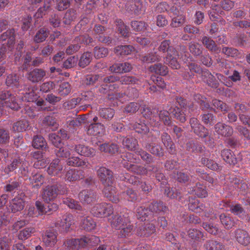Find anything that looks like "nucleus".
I'll return each mask as SVG.
<instances>
[{
    "mask_svg": "<svg viewBox=\"0 0 250 250\" xmlns=\"http://www.w3.org/2000/svg\"><path fill=\"white\" fill-rule=\"evenodd\" d=\"M193 191L198 197L205 198L208 195V192L205 186L200 183H197L193 188Z\"/></svg>",
    "mask_w": 250,
    "mask_h": 250,
    "instance_id": "nucleus-51",
    "label": "nucleus"
},
{
    "mask_svg": "<svg viewBox=\"0 0 250 250\" xmlns=\"http://www.w3.org/2000/svg\"><path fill=\"white\" fill-rule=\"evenodd\" d=\"M190 52L194 55L198 56L202 53V48L201 45L195 42H191L189 44Z\"/></svg>",
    "mask_w": 250,
    "mask_h": 250,
    "instance_id": "nucleus-59",
    "label": "nucleus"
},
{
    "mask_svg": "<svg viewBox=\"0 0 250 250\" xmlns=\"http://www.w3.org/2000/svg\"><path fill=\"white\" fill-rule=\"evenodd\" d=\"M74 149L72 145H67L63 146L57 147L55 153L57 156L59 157L67 158L70 155V151Z\"/></svg>",
    "mask_w": 250,
    "mask_h": 250,
    "instance_id": "nucleus-28",
    "label": "nucleus"
},
{
    "mask_svg": "<svg viewBox=\"0 0 250 250\" xmlns=\"http://www.w3.org/2000/svg\"><path fill=\"white\" fill-rule=\"evenodd\" d=\"M51 4L49 1L44 2L43 6L40 7L36 13L35 16L37 18H42L47 14L50 10Z\"/></svg>",
    "mask_w": 250,
    "mask_h": 250,
    "instance_id": "nucleus-53",
    "label": "nucleus"
},
{
    "mask_svg": "<svg viewBox=\"0 0 250 250\" xmlns=\"http://www.w3.org/2000/svg\"><path fill=\"white\" fill-rule=\"evenodd\" d=\"M188 208L190 210L196 213H201L205 209L204 205L200 203L197 199H192L190 201Z\"/></svg>",
    "mask_w": 250,
    "mask_h": 250,
    "instance_id": "nucleus-40",
    "label": "nucleus"
},
{
    "mask_svg": "<svg viewBox=\"0 0 250 250\" xmlns=\"http://www.w3.org/2000/svg\"><path fill=\"white\" fill-rule=\"evenodd\" d=\"M71 90L70 84L67 82H63L60 85L58 91L61 96H65L70 93Z\"/></svg>",
    "mask_w": 250,
    "mask_h": 250,
    "instance_id": "nucleus-60",
    "label": "nucleus"
},
{
    "mask_svg": "<svg viewBox=\"0 0 250 250\" xmlns=\"http://www.w3.org/2000/svg\"><path fill=\"white\" fill-rule=\"evenodd\" d=\"M80 201L83 204H90L95 202L97 198L96 194L92 190L84 189L78 195Z\"/></svg>",
    "mask_w": 250,
    "mask_h": 250,
    "instance_id": "nucleus-12",
    "label": "nucleus"
},
{
    "mask_svg": "<svg viewBox=\"0 0 250 250\" xmlns=\"http://www.w3.org/2000/svg\"><path fill=\"white\" fill-rule=\"evenodd\" d=\"M234 237L239 244L243 246H247L250 244V236L245 229H236L234 232Z\"/></svg>",
    "mask_w": 250,
    "mask_h": 250,
    "instance_id": "nucleus-9",
    "label": "nucleus"
},
{
    "mask_svg": "<svg viewBox=\"0 0 250 250\" xmlns=\"http://www.w3.org/2000/svg\"><path fill=\"white\" fill-rule=\"evenodd\" d=\"M92 59V54L90 52H84L81 57L79 65L83 68L88 65Z\"/></svg>",
    "mask_w": 250,
    "mask_h": 250,
    "instance_id": "nucleus-55",
    "label": "nucleus"
},
{
    "mask_svg": "<svg viewBox=\"0 0 250 250\" xmlns=\"http://www.w3.org/2000/svg\"><path fill=\"white\" fill-rule=\"evenodd\" d=\"M149 71L160 75L165 76L168 73V68L162 63H158L149 66Z\"/></svg>",
    "mask_w": 250,
    "mask_h": 250,
    "instance_id": "nucleus-29",
    "label": "nucleus"
},
{
    "mask_svg": "<svg viewBox=\"0 0 250 250\" xmlns=\"http://www.w3.org/2000/svg\"><path fill=\"white\" fill-rule=\"evenodd\" d=\"M161 140L164 146L167 149H170V153H173L175 151L174 144L169 135L166 132L163 133L161 136Z\"/></svg>",
    "mask_w": 250,
    "mask_h": 250,
    "instance_id": "nucleus-39",
    "label": "nucleus"
},
{
    "mask_svg": "<svg viewBox=\"0 0 250 250\" xmlns=\"http://www.w3.org/2000/svg\"><path fill=\"white\" fill-rule=\"evenodd\" d=\"M10 209L13 213H16L22 210L24 207L23 200L19 197H15L10 203Z\"/></svg>",
    "mask_w": 250,
    "mask_h": 250,
    "instance_id": "nucleus-25",
    "label": "nucleus"
},
{
    "mask_svg": "<svg viewBox=\"0 0 250 250\" xmlns=\"http://www.w3.org/2000/svg\"><path fill=\"white\" fill-rule=\"evenodd\" d=\"M45 70L41 68H35L27 73V79L33 83H37L42 81L46 76Z\"/></svg>",
    "mask_w": 250,
    "mask_h": 250,
    "instance_id": "nucleus-10",
    "label": "nucleus"
},
{
    "mask_svg": "<svg viewBox=\"0 0 250 250\" xmlns=\"http://www.w3.org/2000/svg\"><path fill=\"white\" fill-rule=\"evenodd\" d=\"M74 224V217L71 214H65L62 219L57 220L55 226L62 232H67L71 229V226Z\"/></svg>",
    "mask_w": 250,
    "mask_h": 250,
    "instance_id": "nucleus-6",
    "label": "nucleus"
},
{
    "mask_svg": "<svg viewBox=\"0 0 250 250\" xmlns=\"http://www.w3.org/2000/svg\"><path fill=\"white\" fill-rule=\"evenodd\" d=\"M142 114L145 118H149L150 123L154 126L160 125L159 122L157 121V117L152 114L151 109L148 107H144L142 109Z\"/></svg>",
    "mask_w": 250,
    "mask_h": 250,
    "instance_id": "nucleus-34",
    "label": "nucleus"
},
{
    "mask_svg": "<svg viewBox=\"0 0 250 250\" xmlns=\"http://www.w3.org/2000/svg\"><path fill=\"white\" fill-rule=\"evenodd\" d=\"M111 227L120 230L119 235L121 237L128 236L133 229V226L131 224L128 213L116 214L112 216L110 220Z\"/></svg>",
    "mask_w": 250,
    "mask_h": 250,
    "instance_id": "nucleus-2",
    "label": "nucleus"
},
{
    "mask_svg": "<svg viewBox=\"0 0 250 250\" xmlns=\"http://www.w3.org/2000/svg\"><path fill=\"white\" fill-rule=\"evenodd\" d=\"M146 148L152 154L157 156H163V151L161 147L154 143L148 144L146 145Z\"/></svg>",
    "mask_w": 250,
    "mask_h": 250,
    "instance_id": "nucleus-52",
    "label": "nucleus"
},
{
    "mask_svg": "<svg viewBox=\"0 0 250 250\" xmlns=\"http://www.w3.org/2000/svg\"><path fill=\"white\" fill-rule=\"evenodd\" d=\"M176 56H179L177 51L175 49H171L165 59L166 63L174 69L180 68V64L177 61Z\"/></svg>",
    "mask_w": 250,
    "mask_h": 250,
    "instance_id": "nucleus-15",
    "label": "nucleus"
},
{
    "mask_svg": "<svg viewBox=\"0 0 250 250\" xmlns=\"http://www.w3.org/2000/svg\"><path fill=\"white\" fill-rule=\"evenodd\" d=\"M29 125V123L26 120H20L13 124L12 129L15 132H23L26 130Z\"/></svg>",
    "mask_w": 250,
    "mask_h": 250,
    "instance_id": "nucleus-43",
    "label": "nucleus"
},
{
    "mask_svg": "<svg viewBox=\"0 0 250 250\" xmlns=\"http://www.w3.org/2000/svg\"><path fill=\"white\" fill-rule=\"evenodd\" d=\"M0 105L14 110H18L21 107L16 96L7 90H0Z\"/></svg>",
    "mask_w": 250,
    "mask_h": 250,
    "instance_id": "nucleus-4",
    "label": "nucleus"
},
{
    "mask_svg": "<svg viewBox=\"0 0 250 250\" xmlns=\"http://www.w3.org/2000/svg\"><path fill=\"white\" fill-rule=\"evenodd\" d=\"M49 35L48 31L44 28H41L37 31L34 38V41L37 43L42 42L45 40Z\"/></svg>",
    "mask_w": 250,
    "mask_h": 250,
    "instance_id": "nucleus-50",
    "label": "nucleus"
},
{
    "mask_svg": "<svg viewBox=\"0 0 250 250\" xmlns=\"http://www.w3.org/2000/svg\"><path fill=\"white\" fill-rule=\"evenodd\" d=\"M59 191L57 185H48L42 189V198L44 202L48 203L57 198Z\"/></svg>",
    "mask_w": 250,
    "mask_h": 250,
    "instance_id": "nucleus-7",
    "label": "nucleus"
},
{
    "mask_svg": "<svg viewBox=\"0 0 250 250\" xmlns=\"http://www.w3.org/2000/svg\"><path fill=\"white\" fill-rule=\"evenodd\" d=\"M29 180L30 184H32L33 187H40L44 182V177L40 173L32 172Z\"/></svg>",
    "mask_w": 250,
    "mask_h": 250,
    "instance_id": "nucleus-30",
    "label": "nucleus"
},
{
    "mask_svg": "<svg viewBox=\"0 0 250 250\" xmlns=\"http://www.w3.org/2000/svg\"><path fill=\"white\" fill-rule=\"evenodd\" d=\"M167 210V208L162 202H154L149 206L150 212L154 213H159L160 212H166Z\"/></svg>",
    "mask_w": 250,
    "mask_h": 250,
    "instance_id": "nucleus-41",
    "label": "nucleus"
},
{
    "mask_svg": "<svg viewBox=\"0 0 250 250\" xmlns=\"http://www.w3.org/2000/svg\"><path fill=\"white\" fill-rule=\"evenodd\" d=\"M187 66L189 72L183 74V77L185 79H191L194 73H200L201 72V68L197 63L194 61H191L187 63Z\"/></svg>",
    "mask_w": 250,
    "mask_h": 250,
    "instance_id": "nucleus-20",
    "label": "nucleus"
},
{
    "mask_svg": "<svg viewBox=\"0 0 250 250\" xmlns=\"http://www.w3.org/2000/svg\"><path fill=\"white\" fill-rule=\"evenodd\" d=\"M82 228L87 231L93 229L96 227V223L90 217H86L82 220Z\"/></svg>",
    "mask_w": 250,
    "mask_h": 250,
    "instance_id": "nucleus-44",
    "label": "nucleus"
},
{
    "mask_svg": "<svg viewBox=\"0 0 250 250\" xmlns=\"http://www.w3.org/2000/svg\"><path fill=\"white\" fill-rule=\"evenodd\" d=\"M35 231V230L33 227L25 228L19 232L18 236V239L21 240H25L29 238Z\"/></svg>",
    "mask_w": 250,
    "mask_h": 250,
    "instance_id": "nucleus-48",
    "label": "nucleus"
},
{
    "mask_svg": "<svg viewBox=\"0 0 250 250\" xmlns=\"http://www.w3.org/2000/svg\"><path fill=\"white\" fill-rule=\"evenodd\" d=\"M84 177V173L83 170L72 168L66 172L64 179L68 182H75L83 179Z\"/></svg>",
    "mask_w": 250,
    "mask_h": 250,
    "instance_id": "nucleus-14",
    "label": "nucleus"
},
{
    "mask_svg": "<svg viewBox=\"0 0 250 250\" xmlns=\"http://www.w3.org/2000/svg\"><path fill=\"white\" fill-rule=\"evenodd\" d=\"M187 233L188 237L194 241H200L201 239H204L203 233L198 229H190Z\"/></svg>",
    "mask_w": 250,
    "mask_h": 250,
    "instance_id": "nucleus-42",
    "label": "nucleus"
},
{
    "mask_svg": "<svg viewBox=\"0 0 250 250\" xmlns=\"http://www.w3.org/2000/svg\"><path fill=\"white\" fill-rule=\"evenodd\" d=\"M93 53L96 58H103L107 56L108 54V49L104 47L97 46L94 47Z\"/></svg>",
    "mask_w": 250,
    "mask_h": 250,
    "instance_id": "nucleus-56",
    "label": "nucleus"
},
{
    "mask_svg": "<svg viewBox=\"0 0 250 250\" xmlns=\"http://www.w3.org/2000/svg\"><path fill=\"white\" fill-rule=\"evenodd\" d=\"M186 109H182L180 107H175L170 111L172 113L174 118L181 123H184L187 120L186 115L185 113Z\"/></svg>",
    "mask_w": 250,
    "mask_h": 250,
    "instance_id": "nucleus-38",
    "label": "nucleus"
},
{
    "mask_svg": "<svg viewBox=\"0 0 250 250\" xmlns=\"http://www.w3.org/2000/svg\"><path fill=\"white\" fill-rule=\"evenodd\" d=\"M125 8L127 10H129L138 14L141 11L143 5L140 0L130 1L126 4Z\"/></svg>",
    "mask_w": 250,
    "mask_h": 250,
    "instance_id": "nucleus-33",
    "label": "nucleus"
},
{
    "mask_svg": "<svg viewBox=\"0 0 250 250\" xmlns=\"http://www.w3.org/2000/svg\"><path fill=\"white\" fill-rule=\"evenodd\" d=\"M119 81L122 84H138L139 80L135 77L129 75L122 76L119 78Z\"/></svg>",
    "mask_w": 250,
    "mask_h": 250,
    "instance_id": "nucleus-54",
    "label": "nucleus"
},
{
    "mask_svg": "<svg viewBox=\"0 0 250 250\" xmlns=\"http://www.w3.org/2000/svg\"><path fill=\"white\" fill-rule=\"evenodd\" d=\"M101 182L104 186L103 192L104 196L113 203L119 202V198L115 187L113 186V177L112 172L109 169L102 167L97 171Z\"/></svg>",
    "mask_w": 250,
    "mask_h": 250,
    "instance_id": "nucleus-1",
    "label": "nucleus"
},
{
    "mask_svg": "<svg viewBox=\"0 0 250 250\" xmlns=\"http://www.w3.org/2000/svg\"><path fill=\"white\" fill-rule=\"evenodd\" d=\"M99 241L95 236H83L80 239H72L66 241L64 244L72 250H78L87 245L93 246Z\"/></svg>",
    "mask_w": 250,
    "mask_h": 250,
    "instance_id": "nucleus-3",
    "label": "nucleus"
},
{
    "mask_svg": "<svg viewBox=\"0 0 250 250\" xmlns=\"http://www.w3.org/2000/svg\"><path fill=\"white\" fill-rule=\"evenodd\" d=\"M214 130L217 134L225 137H230L233 133L231 126L221 122H218L215 125Z\"/></svg>",
    "mask_w": 250,
    "mask_h": 250,
    "instance_id": "nucleus-13",
    "label": "nucleus"
},
{
    "mask_svg": "<svg viewBox=\"0 0 250 250\" xmlns=\"http://www.w3.org/2000/svg\"><path fill=\"white\" fill-rule=\"evenodd\" d=\"M189 124L193 131L198 136L205 138L208 135V130L200 124L197 119L191 118Z\"/></svg>",
    "mask_w": 250,
    "mask_h": 250,
    "instance_id": "nucleus-8",
    "label": "nucleus"
},
{
    "mask_svg": "<svg viewBox=\"0 0 250 250\" xmlns=\"http://www.w3.org/2000/svg\"><path fill=\"white\" fill-rule=\"evenodd\" d=\"M131 26L132 29L138 32L145 31L146 29V22L142 21H132L131 22Z\"/></svg>",
    "mask_w": 250,
    "mask_h": 250,
    "instance_id": "nucleus-63",
    "label": "nucleus"
},
{
    "mask_svg": "<svg viewBox=\"0 0 250 250\" xmlns=\"http://www.w3.org/2000/svg\"><path fill=\"white\" fill-rule=\"evenodd\" d=\"M63 169V166L59 159H55L50 163L47 168V173L49 175H57Z\"/></svg>",
    "mask_w": 250,
    "mask_h": 250,
    "instance_id": "nucleus-18",
    "label": "nucleus"
},
{
    "mask_svg": "<svg viewBox=\"0 0 250 250\" xmlns=\"http://www.w3.org/2000/svg\"><path fill=\"white\" fill-rule=\"evenodd\" d=\"M155 227L153 224L148 223L144 227H141L138 230L139 235L144 237H148L155 232Z\"/></svg>",
    "mask_w": 250,
    "mask_h": 250,
    "instance_id": "nucleus-26",
    "label": "nucleus"
},
{
    "mask_svg": "<svg viewBox=\"0 0 250 250\" xmlns=\"http://www.w3.org/2000/svg\"><path fill=\"white\" fill-rule=\"evenodd\" d=\"M204 247L206 250H225V246L222 243L213 240L207 241Z\"/></svg>",
    "mask_w": 250,
    "mask_h": 250,
    "instance_id": "nucleus-36",
    "label": "nucleus"
},
{
    "mask_svg": "<svg viewBox=\"0 0 250 250\" xmlns=\"http://www.w3.org/2000/svg\"><path fill=\"white\" fill-rule=\"evenodd\" d=\"M202 43L207 48L212 51H217L218 49L214 41L211 38L207 36H204L202 39Z\"/></svg>",
    "mask_w": 250,
    "mask_h": 250,
    "instance_id": "nucleus-45",
    "label": "nucleus"
},
{
    "mask_svg": "<svg viewBox=\"0 0 250 250\" xmlns=\"http://www.w3.org/2000/svg\"><path fill=\"white\" fill-rule=\"evenodd\" d=\"M100 115L105 119H111L114 115V110L110 108H103L100 110Z\"/></svg>",
    "mask_w": 250,
    "mask_h": 250,
    "instance_id": "nucleus-58",
    "label": "nucleus"
},
{
    "mask_svg": "<svg viewBox=\"0 0 250 250\" xmlns=\"http://www.w3.org/2000/svg\"><path fill=\"white\" fill-rule=\"evenodd\" d=\"M134 51V48L129 45H119L116 46L114 50L115 54L119 56H125L129 55Z\"/></svg>",
    "mask_w": 250,
    "mask_h": 250,
    "instance_id": "nucleus-27",
    "label": "nucleus"
},
{
    "mask_svg": "<svg viewBox=\"0 0 250 250\" xmlns=\"http://www.w3.org/2000/svg\"><path fill=\"white\" fill-rule=\"evenodd\" d=\"M36 206L40 212V214H43L45 213H49L50 212L56 211L59 207L56 203H53L48 206L46 208L40 201L36 202Z\"/></svg>",
    "mask_w": 250,
    "mask_h": 250,
    "instance_id": "nucleus-24",
    "label": "nucleus"
},
{
    "mask_svg": "<svg viewBox=\"0 0 250 250\" xmlns=\"http://www.w3.org/2000/svg\"><path fill=\"white\" fill-rule=\"evenodd\" d=\"M132 128L138 133L146 134L149 131L148 127L141 120L131 124Z\"/></svg>",
    "mask_w": 250,
    "mask_h": 250,
    "instance_id": "nucleus-37",
    "label": "nucleus"
},
{
    "mask_svg": "<svg viewBox=\"0 0 250 250\" xmlns=\"http://www.w3.org/2000/svg\"><path fill=\"white\" fill-rule=\"evenodd\" d=\"M7 41V45L10 47L12 46L15 42V33L13 29L7 30L0 35V41Z\"/></svg>",
    "mask_w": 250,
    "mask_h": 250,
    "instance_id": "nucleus-21",
    "label": "nucleus"
},
{
    "mask_svg": "<svg viewBox=\"0 0 250 250\" xmlns=\"http://www.w3.org/2000/svg\"><path fill=\"white\" fill-rule=\"evenodd\" d=\"M132 68L129 62H122L114 63L109 67V70L113 73L123 74L130 72Z\"/></svg>",
    "mask_w": 250,
    "mask_h": 250,
    "instance_id": "nucleus-11",
    "label": "nucleus"
},
{
    "mask_svg": "<svg viewBox=\"0 0 250 250\" xmlns=\"http://www.w3.org/2000/svg\"><path fill=\"white\" fill-rule=\"evenodd\" d=\"M91 213L98 217L108 216L113 212V208L111 204L102 203L95 205L91 208Z\"/></svg>",
    "mask_w": 250,
    "mask_h": 250,
    "instance_id": "nucleus-5",
    "label": "nucleus"
},
{
    "mask_svg": "<svg viewBox=\"0 0 250 250\" xmlns=\"http://www.w3.org/2000/svg\"><path fill=\"white\" fill-rule=\"evenodd\" d=\"M118 31L124 37H126L129 33L128 28L124 24L123 21L119 20L116 21Z\"/></svg>",
    "mask_w": 250,
    "mask_h": 250,
    "instance_id": "nucleus-62",
    "label": "nucleus"
},
{
    "mask_svg": "<svg viewBox=\"0 0 250 250\" xmlns=\"http://www.w3.org/2000/svg\"><path fill=\"white\" fill-rule=\"evenodd\" d=\"M104 126L101 123L91 124L86 130L88 135L93 136H102L104 134Z\"/></svg>",
    "mask_w": 250,
    "mask_h": 250,
    "instance_id": "nucleus-16",
    "label": "nucleus"
},
{
    "mask_svg": "<svg viewBox=\"0 0 250 250\" xmlns=\"http://www.w3.org/2000/svg\"><path fill=\"white\" fill-rule=\"evenodd\" d=\"M5 83L7 86L18 88L20 85V77L15 74H10L7 76Z\"/></svg>",
    "mask_w": 250,
    "mask_h": 250,
    "instance_id": "nucleus-35",
    "label": "nucleus"
},
{
    "mask_svg": "<svg viewBox=\"0 0 250 250\" xmlns=\"http://www.w3.org/2000/svg\"><path fill=\"white\" fill-rule=\"evenodd\" d=\"M63 203L64 204L67 205L70 208L74 209L78 211H81L83 210L82 206L74 199L70 198L64 199Z\"/></svg>",
    "mask_w": 250,
    "mask_h": 250,
    "instance_id": "nucleus-57",
    "label": "nucleus"
},
{
    "mask_svg": "<svg viewBox=\"0 0 250 250\" xmlns=\"http://www.w3.org/2000/svg\"><path fill=\"white\" fill-rule=\"evenodd\" d=\"M32 146L36 148L43 149L46 148L47 143L42 136L37 135L34 137Z\"/></svg>",
    "mask_w": 250,
    "mask_h": 250,
    "instance_id": "nucleus-47",
    "label": "nucleus"
},
{
    "mask_svg": "<svg viewBox=\"0 0 250 250\" xmlns=\"http://www.w3.org/2000/svg\"><path fill=\"white\" fill-rule=\"evenodd\" d=\"M202 78L205 83L211 87L216 88L218 85L214 76L208 70L202 72Z\"/></svg>",
    "mask_w": 250,
    "mask_h": 250,
    "instance_id": "nucleus-22",
    "label": "nucleus"
},
{
    "mask_svg": "<svg viewBox=\"0 0 250 250\" xmlns=\"http://www.w3.org/2000/svg\"><path fill=\"white\" fill-rule=\"evenodd\" d=\"M220 219L221 223L228 229L231 228L236 224L233 219L225 214H221L220 215Z\"/></svg>",
    "mask_w": 250,
    "mask_h": 250,
    "instance_id": "nucleus-49",
    "label": "nucleus"
},
{
    "mask_svg": "<svg viewBox=\"0 0 250 250\" xmlns=\"http://www.w3.org/2000/svg\"><path fill=\"white\" fill-rule=\"evenodd\" d=\"M42 240L46 247H53L57 241V233L50 230L46 231L43 236Z\"/></svg>",
    "mask_w": 250,
    "mask_h": 250,
    "instance_id": "nucleus-19",
    "label": "nucleus"
},
{
    "mask_svg": "<svg viewBox=\"0 0 250 250\" xmlns=\"http://www.w3.org/2000/svg\"><path fill=\"white\" fill-rule=\"evenodd\" d=\"M74 149L78 154L85 157H93L95 155V151L93 148L83 145H75Z\"/></svg>",
    "mask_w": 250,
    "mask_h": 250,
    "instance_id": "nucleus-17",
    "label": "nucleus"
},
{
    "mask_svg": "<svg viewBox=\"0 0 250 250\" xmlns=\"http://www.w3.org/2000/svg\"><path fill=\"white\" fill-rule=\"evenodd\" d=\"M221 157L227 163L230 165H234L237 163V160L230 149H224L221 151Z\"/></svg>",
    "mask_w": 250,
    "mask_h": 250,
    "instance_id": "nucleus-23",
    "label": "nucleus"
},
{
    "mask_svg": "<svg viewBox=\"0 0 250 250\" xmlns=\"http://www.w3.org/2000/svg\"><path fill=\"white\" fill-rule=\"evenodd\" d=\"M221 206H223V207L225 208L230 207L231 212L237 215H240L244 212L243 208L239 204L230 206L229 202H222Z\"/></svg>",
    "mask_w": 250,
    "mask_h": 250,
    "instance_id": "nucleus-46",
    "label": "nucleus"
},
{
    "mask_svg": "<svg viewBox=\"0 0 250 250\" xmlns=\"http://www.w3.org/2000/svg\"><path fill=\"white\" fill-rule=\"evenodd\" d=\"M136 153L140 155L142 159L147 164H150L154 161L152 156L142 149L137 150Z\"/></svg>",
    "mask_w": 250,
    "mask_h": 250,
    "instance_id": "nucleus-64",
    "label": "nucleus"
},
{
    "mask_svg": "<svg viewBox=\"0 0 250 250\" xmlns=\"http://www.w3.org/2000/svg\"><path fill=\"white\" fill-rule=\"evenodd\" d=\"M36 90L35 87L30 86L28 87L22 98V100L28 102H33L36 101L39 96L36 92Z\"/></svg>",
    "mask_w": 250,
    "mask_h": 250,
    "instance_id": "nucleus-31",
    "label": "nucleus"
},
{
    "mask_svg": "<svg viewBox=\"0 0 250 250\" xmlns=\"http://www.w3.org/2000/svg\"><path fill=\"white\" fill-rule=\"evenodd\" d=\"M125 199L131 202H135L137 199V194L132 188H128L125 192L122 193Z\"/></svg>",
    "mask_w": 250,
    "mask_h": 250,
    "instance_id": "nucleus-61",
    "label": "nucleus"
},
{
    "mask_svg": "<svg viewBox=\"0 0 250 250\" xmlns=\"http://www.w3.org/2000/svg\"><path fill=\"white\" fill-rule=\"evenodd\" d=\"M122 144L124 147L130 151L136 150L137 147L138 146L137 140L133 137L124 138Z\"/></svg>",
    "mask_w": 250,
    "mask_h": 250,
    "instance_id": "nucleus-32",
    "label": "nucleus"
}]
</instances>
